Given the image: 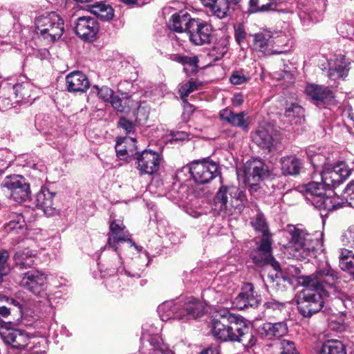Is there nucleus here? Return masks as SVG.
<instances>
[{"instance_id": "nucleus-30", "label": "nucleus", "mask_w": 354, "mask_h": 354, "mask_svg": "<svg viewBox=\"0 0 354 354\" xmlns=\"http://www.w3.org/2000/svg\"><path fill=\"white\" fill-rule=\"evenodd\" d=\"M36 252L28 248L17 251L14 256V261L16 266L21 269H27L32 267L35 264Z\"/></svg>"}, {"instance_id": "nucleus-5", "label": "nucleus", "mask_w": 354, "mask_h": 354, "mask_svg": "<svg viewBox=\"0 0 354 354\" xmlns=\"http://www.w3.org/2000/svg\"><path fill=\"white\" fill-rule=\"evenodd\" d=\"M247 198L238 187L221 186L214 198V209L222 216H236L247 204Z\"/></svg>"}, {"instance_id": "nucleus-51", "label": "nucleus", "mask_w": 354, "mask_h": 354, "mask_svg": "<svg viewBox=\"0 0 354 354\" xmlns=\"http://www.w3.org/2000/svg\"><path fill=\"white\" fill-rule=\"evenodd\" d=\"M281 354H299L295 343L292 341L283 339L281 342Z\"/></svg>"}, {"instance_id": "nucleus-57", "label": "nucleus", "mask_w": 354, "mask_h": 354, "mask_svg": "<svg viewBox=\"0 0 354 354\" xmlns=\"http://www.w3.org/2000/svg\"><path fill=\"white\" fill-rule=\"evenodd\" d=\"M257 342V338L252 334H249V333L248 332V334L244 336L243 341L241 342L245 346L250 348L254 346L256 344Z\"/></svg>"}, {"instance_id": "nucleus-8", "label": "nucleus", "mask_w": 354, "mask_h": 354, "mask_svg": "<svg viewBox=\"0 0 354 354\" xmlns=\"http://www.w3.org/2000/svg\"><path fill=\"white\" fill-rule=\"evenodd\" d=\"M64 20L55 12H47L35 20L37 34L50 42L59 39L64 33Z\"/></svg>"}, {"instance_id": "nucleus-13", "label": "nucleus", "mask_w": 354, "mask_h": 354, "mask_svg": "<svg viewBox=\"0 0 354 354\" xmlns=\"http://www.w3.org/2000/svg\"><path fill=\"white\" fill-rule=\"evenodd\" d=\"M0 337L7 346L18 351L24 349L29 344L30 339L26 331L11 327L1 328Z\"/></svg>"}, {"instance_id": "nucleus-16", "label": "nucleus", "mask_w": 354, "mask_h": 354, "mask_svg": "<svg viewBox=\"0 0 354 354\" xmlns=\"http://www.w3.org/2000/svg\"><path fill=\"white\" fill-rule=\"evenodd\" d=\"M3 186L10 192V197L17 203L24 202L30 196V185L21 176L6 178Z\"/></svg>"}, {"instance_id": "nucleus-64", "label": "nucleus", "mask_w": 354, "mask_h": 354, "mask_svg": "<svg viewBox=\"0 0 354 354\" xmlns=\"http://www.w3.org/2000/svg\"><path fill=\"white\" fill-rule=\"evenodd\" d=\"M10 313L11 308L5 306H0V316L4 318H7L10 315Z\"/></svg>"}, {"instance_id": "nucleus-10", "label": "nucleus", "mask_w": 354, "mask_h": 354, "mask_svg": "<svg viewBox=\"0 0 354 354\" xmlns=\"http://www.w3.org/2000/svg\"><path fill=\"white\" fill-rule=\"evenodd\" d=\"M351 174V169L344 162L331 164L320 170L323 183L326 187L335 188L343 183Z\"/></svg>"}, {"instance_id": "nucleus-3", "label": "nucleus", "mask_w": 354, "mask_h": 354, "mask_svg": "<svg viewBox=\"0 0 354 354\" xmlns=\"http://www.w3.org/2000/svg\"><path fill=\"white\" fill-rule=\"evenodd\" d=\"M290 241L286 247L290 257L296 260H304L315 255V250L322 247L318 234L308 233L306 230L295 225H288L283 232Z\"/></svg>"}, {"instance_id": "nucleus-55", "label": "nucleus", "mask_w": 354, "mask_h": 354, "mask_svg": "<svg viewBox=\"0 0 354 354\" xmlns=\"http://www.w3.org/2000/svg\"><path fill=\"white\" fill-rule=\"evenodd\" d=\"M46 340L41 339L38 342L35 343L32 348V354H44L46 351Z\"/></svg>"}, {"instance_id": "nucleus-47", "label": "nucleus", "mask_w": 354, "mask_h": 354, "mask_svg": "<svg viewBox=\"0 0 354 354\" xmlns=\"http://www.w3.org/2000/svg\"><path fill=\"white\" fill-rule=\"evenodd\" d=\"M129 99L128 97L122 99L118 96H115L112 97L111 104L115 110L122 113L128 110L129 106Z\"/></svg>"}, {"instance_id": "nucleus-46", "label": "nucleus", "mask_w": 354, "mask_h": 354, "mask_svg": "<svg viewBox=\"0 0 354 354\" xmlns=\"http://www.w3.org/2000/svg\"><path fill=\"white\" fill-rule=\"evenodd\" d=\"M341 241L344 246L354 248V225L348 226L342 232Z\"/></svg>"}, {"instance_id": "nucleus-39", "label": "nucleus", "mask_w": 354, "mask_h": 354, "mask_svg": "<svg viewBox=\"0 0 354 354\" xmlns=\"http://www.w3.org/2000/svg\"><path fill=\"white\" fill-rule=\"evenodd\" d=\"M319 8L313 7V2H310L308 8H305L302 12L307 14L310 21L317 22L322 19L323 12L326 8V0H319Z\"/></svg>"}, {"instance_id": "nucleus-61", "label": "nucleus", "mask_w": 354, "mask_h": 354, "mask_svg": "<svg viewBox=\"0 0 354 354\" xmlns=\"http://www.w3.org/2000/svg\"><path fill=\"white\" fill-rule=\"evenodd\" d=\"M12 106L11 100L9 97H0V109L2 111L9 109Z\"/></svg>"}, {"instance_id": "nucleus-53", "label": "nucleus", "mask_w": 354, "mask_h": 354, "mask_svg": "<svg viewBox=\"0 0 354 354\" xmlns=\"http://www.w3.org/2000/svg\"><path fill=\"white\" fill-rule=\"evenodd\" d=\"M246 35L247 33L243 25L239 24L234 26V38L239 45L245 41Z\"/></svg>"}, {"instance_id": "nucleus-52", "label": "nucleus", "mask_w": 354, "mask_h": 354, "mask_svg": "<svg viewBox=\"0 0 354 354\" xmlns=\"http://www.w3.org/2000/svg\"><path fill=\"white\" fill-rule=\"evenodd\" d=\"M9 257L8 251H0V272L2 274H8L10 268L7 264V261Z\"/></svg>"}, {"instance_id": "nucleus-58", "label": "nucleus", "mask_w": 354, "mask_h": 354, "mask_svg": "<svg viewBox=\"0 0 354 354\" xmlns=\"http://www.w3.org/2000/svg\"><path fill=\"white\" fill-rule=\"evenodd\" d=\"M118 124L120 127L124 129L127 133L133 132L134 130L133 124L124 118H120Z\"/></svg>"}, {"instance_id": "nucleus-17", "label": "nucleus", "mask_w": 354, "mask_h": 354, "mask_svg": "<svg viewBox=\"0 0 354 354\" xmlns=\"http://www.w3.org/2000/svg\"><path fill=\"white\" fill-rule=\"evenodd\" d=\"M148 326L145 325L143 328V333L140 339L147 340V344L142 345L140 348L139 354H174L171 350L167 349L162 344L161 338L155 334L149 331Z\"/></svg>"}, {"instance_id": "nucleus-60", "label": "nucleus", "mask_w": 354, "mask_h": 354, "mask_svg": "<svg viewBox=\"0 0 354 354\" xmlns=\"http://www.w3.org/2000/svg\"><path fill=\"white\" fill-rule=\"evenodd\" d=\"M244 102V97L242 93H238L234 95L232 102L233 106H241Z\"/></svg>"}, {"instance_id": "nucleus-44", "label": "nucleus", "mask_w": 354, "mask_h": 354, "mask_svg": "<svg viewBox=\"0 0 354 354\" xmlns=\"http://www.w3.org/2000/svg\"><path fill=\"white\" fill-rule=\"evenodd\" d=\"M251 77L248 73L243 70L234 71L230 77V82L234 86H240L248 83Z\"/></svg>"}, {"instance_id": "nucleus-32", "label": "nucleus", "mask_w": 354, "mask_h": 354, "mask_svg": "<svg viewBox=\"0 0 354 354\" xmlns=\"http://www.w3.org/2000/svg\"><path fill=\"white\" fill-rule=\"evenodd\" d=\"M324 184L317 182H310L299 187V192H304L306 199L312 203L317 198H321L325 194Z\"/></svg>"}, {"instance_id": "nucleus-1", "label": "nucleus", "mask_w": 354, "mask_h": 354, "mask_svg": "<svg viewBox=\"0 0 354 354\" xmlns=\"http://www.w3.org/2000/svg\"><path fill=\"white\" fill-rule=\"evenodd\" d=\"M341 281L338 273L330 267L317 271L315 275L307 277L303 283L304 289L297 299V308L305 317H310L319 312L324 305V297L334 296L347 309L354 307V297L338 290Z\"/></svg>"}, {"instance_id": "nucleus-40", "label": "nucleus", "mask_w": 354, "mask_h": 354, "mask_svg": "<svg viewBox=\"0 0 354 354\" xmlns=\"http://www.w3.org/2000/svg\"><path fill=\"white\" fill-rule=\"evenodd\" d=\"M228 41L225 38H221L214 44L209 55L214 58V60L221 59L227 52Z\"/></svg>"}, {"instance_id": "nucleus-45", "label": "nucleus", "mask_w": 354, "mask_h": 354, "mask_svg": "<svg viewBox=\"0 0 354 354\" xmlns=\"http://www.w3.org/2000/svg\"><path fill=\"white\" fill-rule=\"evenodd\" d=\"M286 305L283 302H279L275 299H270L264 304L265 311L268 315L272 313L278 315L284 310Z\"/></svg>"}, {"instance_id": "nucleus-49", "label": "nucleus", "mask_w": 354, "mask_h": 354, "mask_svg": "<svg viewBox=\"0 0 354 354\" xmlns=\"http://www.w3.org/2000/svg\"><path fill=\"white\" fill-rule=\"evenodd\" d=\"M198 88V84L194 81H189L181 85L179 88V94L182 99L187 97L191 93Z\"/></svg>"}, {"instance_id": "nucleus-25", "label": "nucleus", "mask_w": 354, "mask_h": 354, "mask_svg": "<svg viewBox=\"0 0 354 354\" xmlns=\"http://www.w3.org/2000/svg\"><path fill=\"white\" fill-rule=\"evenodd\" d=\"M221 119L235 127H239L243 130H248L250 120L247 118V113L241 111L239 113L233 112L231 109L225 108L219 113Z\"/></svg>"}, {"instance_id": "nucleus-29", "label": "nucleus", "mask_w": 354, "mask_h": 354, "mask_svg": "<svg viewBox=\"0 0 354 354\" xmlns=\"http://www.w3.org/2000/svg\"><path fill=\"white\" fill-rule=\"evenodd\" d=\"M203 5L216 17L223 19L227 15L229 0H201Z\"/></svg>"}, {"instance_id": "nucleus-56", "label": "nucleus", "mask_w": 354, "mask_h": 354, "mask_svg": "<svg viewBox=\"0 0 354 354\" xmlns=\"http://www.w3.org/2000/svg\"><path fill=\"white\" fill-rule=\"evenodd\" d=\"M344 197L349 200L350 203H354V180L351 181L344 189Z\"/></svg>"}, {"instance_id": "nucleus-38", "label": "nucleus", "mask_w": 354, "mask_h": 354, "mask_svg": "<svg viewBox=\"0 0 354 354\" xmlns=\"http://www.w3.org/2000/svg\"><path fill=\"white\" fill-rule=\"evenodd\" d=\"M10 217V221L5 225L6 231L8 234H19L23 231L26 226L24 216L21 214L12 213Z\"/></svg>"}, {"instance_id": "nucleus-26", "label": "nucleus", "mask_w": 354, "mask_h": 354, "mask_svg": "<svg viewBox=\"0 0 354 354\" xmlns=\"http://www.w3.org/2000/svg\"><path fill=\"white\" fill-rule=\"evenodd\" d=\"M274 129L269 124L261 125L253 135V140L259 146L270 149L273 145Z\"/></svg>"}, {"instance_id": "nucleus-42", "label": "nucleus", "mask_w": 354, "mask_h": 354, "mask_svg": "<svg viewBox=\"0 0 354 354\" xmlns=\"http://www.w3.org/2000/svg\"><path fill=\"white\" fill-rule=\"evenodd\" d=\"M32 86L29 82H24L23 84H17L13 86L12 90L15 94L16 98H21V100H28L31 97L30 91Z\"/></svg>"}, {"instance_id": "nucleus-18", "label": "nucleus", "mask_w": 354, "mask_h": 354, "mask_svg": "<svg viewBox=\"0 0 354 354\" xmlns=\"http://www.w3.org/2000/svg\"><path fill=\"white\" fill-rule=\"evenodd\" d=\"M56 193L48 188H41L37 194L35 203L48 216H54L59 212V203L55 198Z\"/></svg>"}, {"instance_id": "nucleus-2", "label": "nucleus", "mask_w": 354, "mask_h": 354, "mask_svg": "<svg viewBox=\"0 0 354 354\" xmlns=\"http://www.w3.org/2000/svg\"><path fill=\"white\" fill-rule=\"evenodd\" d=\"M210 328L212 335L223 342H243L244 336L249 332L241 316L226 310L218 312L213 316Z\"/></svg>"}, {"instance_id": "nucleus-36", "label": "nucleus", "mask_w": 354, "mask_h": 354, "mask_svg": "<svg viewBox=\"0 0 354 354\" xmlns=\"http://www.w3.org/2000/svg\"><path fill=\"white\" fill-rule=\"evenodd\" d=\"M285 116L288 118V122L292 124H301L304 120V109L301 106L296 103L287 104Z\"/></svg>"}, {"instance_id": "nucleus-12", "label": "nucleus", "mask_w": 354, "mask_h": 354, "mask_svg": "<svg viewBox=\"0 0 354 354\" xmlns=\"http://www.w3.org/2000/svg\"><path fill=\"white\" fill-rule=\"evenodd\" d=\"M268 173V167L259 160H252L248 162L243 169L244 183L248 184L252 190L259 189V183L262 180Z\"/></svg>"}, {"instance_id": "nucleus-35", "label": "nucleus", "mask_w": 354, "mask_h": 354, "mask_svg": "<svg viewBox=\"0 0 354 354\" xmlns=\"http://www.w3.org/2000/svg\"><path fill=\"white\" fill-rule=\"evenodd\" d=\"M308 158L316 170L319 169H324L325 167L330 166L332 164L330 156L323 153H317L311 150L308 151Z\"/></svg>"}, {"instance_id": "nucleus-7", "label": "nucleus", "mask_w": 354, "mask_h": 354, "mask_svg": "<svg viewBox=\"0 0 354 354\" xmlns=\"http://www.w3.org/2000/svg\"><path fill=\"white\" fill-rule=\"evenodd\" d=\"M109 230L110 232L109 233L107 243L105 248H112L114 251L117 252V257H115L117 262L112 263L109 268L111 274H122L124 272L126 275L129 277L136 278L140 277V274L139 272H134L131 274L129 271L127 270L124 267L122 266L123 261H122L120 254L118 252L117 243L119 242L129 241L131 246H133L138 250V247L130 239V234L129 232L126 230V227L124 225L123 222L119 219L112 221L109 225Z\"/></svg>"}, {"instance_id": "nucleus-34", "label": "nucleus", "mask_w": 354, "mask_h": 354, "mask_svg": "<svg viewBox=\"0 0 354 354\" xmlns=\"http://www.w3.org/2000/svg\"><path fill=\"white\" fill-rule=\"evenodd\" d=\"M318 354H347L346 346L337 339L324 342L318 351Z\"/></svg>"}, {"instance_id": "nucleus-28", "label": "nucleus", "mask_w": 354, "mask_h": 354, "mask_svg": "<svg viewBox=\"0 0 354 354\" xmlns=\"http://www.w3.org/2000/svg\"><path fill=\"white\" fill-rule=\"evenodd\" d=\"M344 203L343 201L337 196L328 197L325 194L321 198H317L316 201H312V204L316 208L328 212L342 207Z\"/></svg>"}, {"instance_id": "nucleus-9", "label": "nucleus", "mask_w": 354, "mask_h": 354, "mask_svg": "<svg viewBox=\"0 0 354 354\" xmlns=\"http://www.w3.org/2000/svg\"><path fill=\"white\" fill-rule=\"evenodd\" d=\"M253 38L252 48L254 50L264 55L281 54L283 50L274 49V46L282 47L287 45V38L275 36L270 30L264 29L255 34L251 35Z\"/></svg>"}, {"instance_id": "nucleus-62", "label": "nucleus", "mask_w": 354, "mask_h": 354, "mask_svg": "<svg viewBox=\"0 0 354 354\" xmlns=\"http://www.w3.org/2000/svg\"><path fill=\"white\" fill-rule=\"evenodd\" d=\"M115 151L117 153V156L120 158H124V156L127 154V151L125 148L123 147L121 143L117 142L115 145Z\"/></svg>"}, {"instance_id": "nucleus-41", "label": "nucleus", "mask_w": 354, "mask_h": 354, "mask_svg": "<svg viewBox=\"0 0 354 354\" xmlns=\"http://www.w3.org/2000/svg\"><path fill=\"white\" fill-rule=\"evenodd\" d=\"M279 0H250V8L253 12L268 11L275 9Z\"/></svg>"}, {"instance_id": "nucleus-48", "label": "nucleus", "mask_w": 354, "mask_h": 354, "mask_svg": "<svg viewBox=\"0 0 354 354\" xmlns=\"http://www.w3.org/2000/svg\"><path fill=\"white\" fill-rule=\"evenodd\" d=\"M337 30L342 37L354 40V26L352 24H341L338 26Z\"/></svg>"}, {"instance_id": "nucleus-21", "label": "nucleus", "mask_w": 354, "mask_h": 354, "mask_svg": "<svg viewBox=\"0 0 354 354\" xmlns=\"http://www.w3.org/2000/svg\"><path fill=\"white\" fill-rule=\"evenodd\" d=\"M259 334L268 340L279 339L288 333V326L285 321L265 322L258 328Z\"/></svg>"}, {"instance_id": "nucleus-50", "label": "nucleus", "mask_w": 354, "mask_h": 354, "mask_svg": "<svg viewBox=\"0 0 354 354\" xmlns=\"http://www.w3.org/2000/svg\"><path fill=\"white\" fill-rule=\"evenodd\" d=\"M93 88L97 91L99 97L104 102L111 101L112 97H114L113 91L107 86L100 88L97 86H95Z\"/></svg>"}, {"instance_id": "nucleus-24", "label": "nucleus", "mask_w": 354, "mask_h": 354, "mask_svg": "<svg viewBox=\"0 0 354 354\" xmlns=\"http://www.w3.org/2000/svg\"><path fill=\"white\" fill-rule=\"evenodd\" d=\"M67 90L71 93H84L89 88V82L85 74L73 71L66 77Z\"/></svg>"}, {"instance_id": "nucleus-33", "label": "nucleus", "mask_w": 354, "mask_h": 354, "mask_svg": "<svg viewBox=\"0 0 354 354\" xmlns=\"http://www.w3.org/2000/svg\"><path fill=\"white\" fill-rule=\"evenodd\" d=\"M89 11L102 21H109L114 16L113 8L105 3L97 2L89 6Z\"/></svg>"}, {"instance_id": "nucleus-23", "label": "nucleus", "mask_w": 354, "mask_h": 354, "mask_svg": "<svg viewBox=\"0 0 354 354\" xmlns=\"http://www.w3.org/2000/svg\"><path fill=\"white\" fill-rule=\"evenodd\" d=\"M306 92L317 106L331 103L334 99L333 92L324 86L308 84Z\"/></svg>"}, {"instance_id": "nucleus-43", "label": "nucleus", "mask_w": 354, "mask_h": 354, "mask_svg": "<svg viewBox=\"0 0 354 354\" xmlns=\"http://www.w3.org/2000/svg\"><path fill=\"white\" fill-rule=\"evenodd\" d=\"M246 297V301L248 306H257L260 301V297L257 294H254L252 284L247 283L243 288Z\"/></svg>"}, {"instance_id": "nucleus-4", "label": "nucleus", "mask_w": 354, "mask_h": 354, "mask_svg": "<svg viewBox=\"0 0 354 354\" xmlns=\"http://www.w3.org/2000/svg\"><path fill=\"white\" fill-rule=\"evenodd\" d=\"M205 308L202 302L194 297L183 301H167L158 307V313L162 321L171 319L181 320L194 319L204 314Z\"/></svg>"}, {"instance_id": "nucleus-6", "label": "nucleus", "mask_w": 354, "mask_h": 354, "mask_svg": "<svg viewBox=\"0 0 354 354\" xmlns=\"http://www.w3.org/2000/svg\"><path fill=\"white\" fill-rule=\"evenodd\" d=\"M251 225L257 232L261 234V239L259 241L257 250L252 256L253 261L259 266L270 265L274 270L281 271V267L272 254V234L267 221L261 212L252 219Z\"/></svg>"}, {"instance_id": "nucleus-54", "label": "nucleus", "mask_w": 354, "mask_h": 354, "mask_svg": "<svg viewBox=\"0 0 354 354\" xmlns=\"http://www.w3.org/2000/svg\"><path fill=\"white\" fill-rule=\"evenodd\" d=\"M245 299V292L243 289H242V291L234 299L233 305L238 309H244L248 306Z\"/></svg>"}, {"instance_id": "nucleus-37", "label": "nucleus", "mask_w": 354, "mask_h": 354, "mask_svg": "<svg viewBox=\"0 0 354 354\" xmlns=\"http://www.w3.org/2000/svg\"><path fill=\"white\" fill-rule=\"evenodd\" d=\"M339 259L340 268L354 276V253L351 250L341 249Z\"/></svg>"}, {"instance_id": "nucleus-31", "label": "nucleus", "mask_w": 354, "mask_h": 354, "mask_svg": "<svg viewBox=\"0 0 354 354\" xmlns=\"http://www.w3.org/2000/svg\"><path fill=\"white\" fill-rule=\"evenodd\" d=\"M281 165L282 173L290 176L299 174L302 167L301 160L295 156L282 158Z\"/></svg>"}, {"instance_id": "nucleus-15", "label": "nucleus", "mask_w": 354, "mask_h": 354, "mask_svg": "<svg viewBox=\"0 0 354 354\" xmlns=\"http://www.w3.org/2000/svg\"><path fill=\"white\" fill-rule=\"evenodd\" d=\"M211 26L201 19H193L187 30L189 41L196 46L209 44L212 37Z\"/></svg>"}, {"instance_id": "nucleus-59", "label": "nucleus", "mask_w": 354, "mask_h": 354, "mask_svg": "<svg viewBox=\"0 0 354 354\" xmlns=\"http://www.w3.org/2000/svg\"><path fill=\"white\" fill-rule=\"evenodd\" d=\"M176 60L184 65L188 64L194 66L196 65L195 59L189 57L178 56Z\"/></svg>"}, {"instance_id": "nucleus-22", "label": "nucleus", "mask_w": 354, "mask_h": 354, "mask_svg": "<svg viewBox=\"0 0 354 354\" xmlns=\"http://www.w3.org/2000/svg\"><path fill=\"white\" fill-rule=\"evenodd\" d=\"M351 62L345 56L339 55L328 62V77L332 80L344 79L348 75Z\"/></svg>"}, {"instance_id": "nucleus-27", "label": "nucleus", "mask_w": 354, "mask_h": 354, "mask_svg": "<svg viewBox=\"0 0 354 354\" xmlns=\"http://www.w3.org/2000/svg\"><path fill=\"white\" fill-rule=\"evenodd\" d=\"M193 19L187 12L181 10L172 15L169 26L170 29L176 32H187L189 28V24Z\"/></svg>"}, {"instance_id": "nucleus-20", "label": "nucleus", "mask_w": 354, "mask_h": 354, "mask_svg": "<svg viewBox=\"0 0 354 354\" xmlns=\"http://www.w3.org/2000/svg\"><path fill=\"white\" fill-rule=\"evenodd\" d=\"M98 30L97 22L91 17H80L75 23V33L84 40H92Z\"/></svg>"}, {"instance_id": "nucleus-14", "label": "nucleus", "mask_w": 354, "mask_h": 354, "mask_svg": "<svg viewBox=\"0 0 354 354\" xmlns=\"http://www.w3.org/2000/svg\"><path fill=\"white\" fill-rule=\"evenodd\" d=\"M19 285L35 295H39L47 287V274L39 270L23 274Z\"/></svg>"}, {"instance_id": "nucleus-63", "label": "nucleus", "mask_w": 354, "mask_h": 354, "mask_svg": "<svg viewBox=\"0 0 354 354\" xmlns=\"http://www.w3.org/2000/svg\"><path fill=\"white\" fill-rule=\"evenodd\" d=\"M173 138L176 140H184L189 139V134L185 131H179L174 133Z\"/></svg>"}, {"instance_id": "nucleus-11", "label": "nucleus", "mask_w": 354, "mask_h": 354, "mask_svg": "<svg viewBox=\"0 0 354 354\" xmlns=\"http://www.w3.org/2000/svg\"><path fill=\"white\" fill-rule=\"evenodd\" d=\"M187 169L196 183L205 184L216 176L218 165L209 160H196Z\"/></svg>"}, {"instance_id": "nucleus-19", "label": "nucleus", "mask_w": 354, "mask_h": 354, "mask_svg": "<svg viewBox=\"0 0 354 354\" xmlns=\"http://www.w3.org/2000/svg\"><path fill=\"white\" fill-rule=\"evenodd\" d=\"M138 169L141 174L151 175L160 167V156L152 150H144L137 157Z\"/></svg>"}]
</instances>
